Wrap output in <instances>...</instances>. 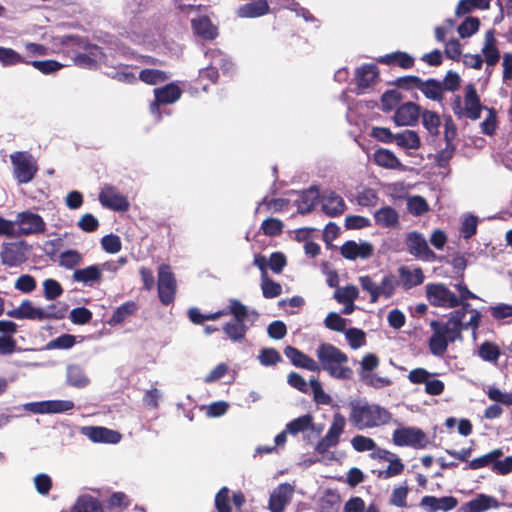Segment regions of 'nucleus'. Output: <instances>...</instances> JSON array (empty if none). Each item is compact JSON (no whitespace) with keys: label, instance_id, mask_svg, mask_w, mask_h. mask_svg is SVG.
Returning a JSON list of instances; mask_svg holds the SVG:
<instances>
[{"label":"nucleus","instance_id":"0e129e2a","mask_svg":"<svg viewBox=\"0 0 512 512\" xmlns=\"http://www.w3.org/2000/svg\"><path fill=\"white\" fill-rule=\"evenodd\" d=\"M44 297L46 300H54L63 294L61 284L55 279H46L43 282Z\"/></svg>","mask_w":512,"mask_h":512},{"label":"nucleus","instance_id":"9d476101","mask_svg":"<svg viewBox=\"0 0 512 512\" xmlns=\"http://www.w3.org/2000/svg\"><path fill=\"white\" fill-rule=\"evenodd\" d=\"M11 162L14 176L19 183H28L34 178L37 166L32 162L30 156L23 152H17L11 155Z\"/></svg>","mask_w":512,"mask_h":512},{"label":"nucleus","instance_id":"5701e85b","mask_svg":"<svg viewBox=\"0 0 512 512\" xmlns=\"http://www.w3.org/2000/svg\"><path fill=\"white\" fill-rule=\"evenodd\" d=\"M375 223L382 228L396 229L399 227L398 212L391 206H384L374 213Z\"/></svg>","mask_w":512,"mask_h":512},{"label":"nucleus","instance_id":"bf43d9fd","mask_svg":"<svg viewBox=\"0 0 512 512\" xmlns=\"http://www.w3.org/2000/svg\"><path fill=\"white\" fill-rule=\"evenodd\" d=\"M284 224L280 219L277 218H267L261 224V230L263 234L266 236H278L283 231Z\"/></svg>","mask_w":512,"mask_h":512},{"label":"nucleus","instance_id":"a19ab883","mask_svg":"<svg viewBox=\"0 0 512 512\" xmlns=\"http://www.w3.org/2000/svg\"><path fill=\"white\" fill-rule=\"evenodd\" d=\"M260 280V287L264 298L272 299L282 294L281 284L272 280L268 275L260 277Z\"/></svg>","mask_w":512,"mask_h":512},{"label":"nucleus","instance_id":"bb28decb","mask_svg":"<svg viewBox=\"0 0 512 512\" xmlns=\"http://www.w3.org/2000/svg\"><path fill=\"white\" fill-rule=\"evenodd\" d=\"M139 307L133 300L126 301L119 307H117L107 323L111 326H117L124 323L129 317L134 315L138 311Z\"/></svg>","mask_w":512,"mask_h":512},{"label":"nucleus","instance_id":"864d4df0","mask_svg":"<svg viewBox=\"0 0 512 512\" xmlns=\"http://www.w3.org/2000/svg\"><path fill=\"white\" fill-rule=\"evenodd\" d=\"M82 260V255L77 250H67L60 254L59 265L66 269H72L79 265Z\"/></svg>","mask_w":512,"mask_h":512},{"label":"nucleus","instance_id":"603ef678","mask_svg":"<svg viewBox=\"0 0 512 512\" xmlns=\"http://www.w3.org/2000/svg\"><path fill=\"white\" fill-rule=\"evenodd\" d=\"M350 347L354 350L362 347L366 343V334L362 329L349 328L344 331Z\"/></svg>","mask_w":512,"mask_h":512},{"label":"nucleus","instance_id":"cd10ccee","mask_svg":"<svg viewBox=\"0 0 512 512\" xmlns=\"http://www.w3.org/2000/svg\"><path fill=\"white\" fill-rule=\"evenodd\" d=\"M269 12V5L266 0H257L246 3L237 9L240 18H257Z\"/></svg>","mask_w":512,"mask_h":512},{"label":"nucleus","instance_id":"423d86ee","mask_svg":"<svg viewBox=\"0 0 512 512\" xmlns=\"http://www.w3.org/2000/svg\"><path fill=\"white\" fill-rule=\"evenodd\" d=\"M176 279L169 265L162 264L158 269V297L160 302L168 306L174 302Z\"/></svg>","mask_w":512,"mask_h":512},{"label":"nucleus","instance_id":"a18cd8bd","mask_svg":"<svg viewBox=\"0 0 512 512\" xmlns=\"http://www.w3.org/2000/svg\"><path fill=\"white\" fill-rule=\"evenodd\" d=\"M211 59L217 69L221 70L224 75H231L235 70L234 63L229 60L225 54L219 50L211 52Z\"/></svg>","mask_w":512,"mask_h":512},{"label":"nucleus","instance_id":"680f3d73","mask_svg":"<svg viewBox=\"0 0 512 512\" xmlns=\"http://www.w3.org/2000/svg\"><path fill=\"white\" fill-rule=\"evenodd\" d=\"M227 312L234 316V321L243 323H245L250 315L247 307L237 299L230 300L229 310Z\"/></svg>","mask_w":512,"mask_h":512},{"label":"nucleus","instance_id":"13d9d810","mask_svg":"<svg viewBox=\"0 0 512 512\" xmlns=\"http://www.w3.org/2000/svg\"><path fill=\"white\" fill-rule=\"evenodd\" d=\"M0 62L3 66H12L27 63L23 57L12 48L0 47Z\"/></svg>","mask_w":512,"mask_h":512},{"label":"nucleus","instance_id":"79ce46f5","mask_svg":"<svg viewBox=\"0 0 512 512\" xmlns=\"http://www.w3.org/2000/svg\"><path fill=\"white\" fill-rule=\"evenodd\" d=\"M313 424V416L305 414L298 418L293 419L286 425V431L289 434L297 435L300 432L308 430Z\"/></svg>","mask_w":512,"mask_h":512},{"label":"nucleus","instance_id":"20e7f679","mask_svg":"<svg viewBox=\"0 0 512 512\" xmlns=\"http://www.w3.org/2000/svg\"><path fill=\"white\" fill-rule=\"evenodd\" d=\"M430 327L433 330V334L429 339L428 346L434 356H443L447 351L448 344L461 338V335L452 332L449 324L433 320L430 323Z\"/></svg>","mask_w":512,"mask_h":512},{"label":"nucleus","instance_id":"2eb2a0df","mask_svg":"<svg viewBox=\"0 0 512 512\" xmlns=\"http://www.w3.org/2000/svg\"><path fill=\"white\" fill-rule=\"evenodd\" d=\"M182 91L175 83L166 84L163 87L154 89V102L151 104V111L158 110L160 105L172 104L181 97Z\"/></svg>","mask_w":512,"mask_h":512},{"label":"nucleus","instance_id":"4be33fe9","mask_svg":"<svg viewBox=\"0 0 512 512\" xmlns=\"http://www.w3.org/2000/svg\"><path fill=\"white\" fill-rule=\"evenodd\" d=\"M7 315L16 319L42 321L43 308H36L30 300H24L16 309L9 310Z\"/></svg>","mask_w":512,"mask_h":512},{"label":"nucleus","instance_id":"de8ad7c7","mask_svg":"<svg viewBox=\"0 0 512 512\" xmlns=\"http://www.w3.org/2000/svg\"><path fill=\"white\" fill-rule=\"evenodd\" d=\"M346 426V419L341 413H335L333 416V421L326 433L330 439L339 443L340 436L344 432Z\"/></svg>","mask_w":512,"mask_h":512},{"label":"nucleus","instance_id":"b1692460","mask_svg":"<svg viewBox=\"0 0 512 512\" xmlns=\"http://www.w3.org/2000/svg\"><path fill=\"white\" fill-rule=\"evenodd\" d=\"M499 502L493 496L486 494H479L476 498L471 499L465 503L461 510H467L470 512H484L491 508H498Z\"/></svg>","mask_w":512,"mask_h":512},{"label":"nucleus","instance_id":"39448f33","mask_svg":"<svg viewBox=\"0 0 512 512\" xmlns=\"http://www.w3.org/2000/svg\"><path fill=\"white\" fill-rule=\"evenodd\" d=\"M426 297L434 307L456 308L460 300L446 285L430 283L426 285Z\"/></svg>","mask_w":512,"mask_h":512},{"label":"nucleus","instance_id":"c9c22d12","mask_svg":"<svg viewBox=\"0 0 512 512\" xmlns=\"http://www.w3.org/2000/svg\"><path fill=\"white\" fill-rule=\"evenodd\" d=\"M419 90L428 99L434 101H441L443 99V85L439 80L435 78H430L426 81H423V84Z\"/></svg>","mask_w":512,"mask_h":512},{"label":"nucleus","instance_id":"aec40b11","mask_svg":"<svg viewBox=\"0 0 512 512\" xmlns=\"http://www.w3.org/2000/svg\"><path fill=\"white\" fill-rule=\"evenodd\" d=\"M377 63L387 66H398L402 69H410L414 66V58L404 51H395L376 58Z\"/></svg>","mask_w":512,"mask_h":512},{"label":"nucleus","instance_id":"6ab92c4d","mask_svg":"<svg viewBox=\"0 0 512 512\" xmlns=\"http://www.w3.org/2000/svg\"><path fill=\"white\" fill-rule=\"evenodd\" d=\"M322 211L329 217H337L344 213L346 204L344 199L334 191L322 195Z\"/></svg>","mask_w":512,"mask_h":512},{"label":"nucleus","instance_id":"69168bd1","mask_svg":"<svg viewBox=\"0 0 512 512\" xmlns=\"http://www.w3.org/2000/svg\"><path fill=\"white\" fill-rule=\"evenodd\" d=\"M358 280L362 290L370 294V302L376 303L379 300L378 285L369 275L360 276Z\"/></svg>","mask_w":512,"mask_h":512},{"label":"nucleus","instance_id":"3c124183","mask_svg":"<svg viewBox=\"0 0 512 512\" xmlns=\"http://www.w3.org/2000/svg\"><path fill=\"white\" fill-rule=\"evenodd\" d=\"M392 84L396 86L397 88L411 91L414 89H419L421 85L423 84V80L415 75H407L398 77L395 79Z\"/></svg>","mask_w":512,"mask_h":512},{"label":"nucleus","instance_id":"a211bd4d","mask_svg":"<svg viewBox=\"0 0 512 512\" xmlns=\"http://www.w3.org/2000/svg\"><path fill=\"white\" fill-rule=\"evenodd\" d=\"M284 354L296 367L304 368L312 372L320 371V366L314 359L293 346H286Z\"/></svg>","mask_w":512,"mask_h":512},{"label":"nucleus","instance_id":"6e6552de","mask_svg":"<svg viewBox=\"0 0 512 512\" xmlns=\"http://www.w3.org/2000/svg\"><path fill=\"white\" fill-rule=\"evenodd\" d=\"M29 245L26 241L3 243L0 258L3 265L8 267L20 266L28 259Z\"/></svg>","mask_w":512,"mask_h":512},{"label":"nucleus","instance_id":"8fccbe9b","mask_svg":"<svg viewBox=\"0 0 512 512\" xmlns=\"http://www.w3.org/2000/svg\"><path fill=\"white\" fill-rule=\"evenodd\" d=\"M359 291L354 285H347L344 288L338 289L334 293V298L342 304L352 305L357 299Z\"/></svg>","mask_w":512,"mask_h":512},{"label":"nucleus","instance_id":"393cba45","mask_svg":"<svg viewBox=\"0 0 512 512\" xmlns=\"http://www.w3.org/2000/svg\"><path fill=\"white\" fill-rule=\"evenodd\" d=\"M192 28L198 36L205 40H214L218 36V30L207 16H200L191 21Z\"/></svg>","mask_w":512,"mask_h":512},{"label":"nucleus","instance_id":"72a5a7b5","mask_svg":"<svg viewBox=\"0 0 512 512\" xmlns=\"http://www.w3.org/2000/svg\"><path fill=\"white\" fill-rule=\"evenodd\" d=\"M70 512H103L100 501L91 495L80 496Z\"/></svg>","mask_w":512,"mask_h":512},{"label":"nucleus","instance_id":"052dcab7","mask_svg":"<svg viewBox=\"0 0 512 512\" xmlns=\"http://www.w3.org/2000/svg\"><path fill=\"white\" fill-rule=\"evenodd\" d=\"M422 122L431 135H437L439 133L440 117L437 113L429 110L423 111Z\"/></svg>","mask_w":512,"mask_h":512},{"label":"nucleus","instance_id":"ddd939ff","mask_svg":"<svg viewBox=\"0 0 512 512\" xmlns=\"http://www.w3.org/2000/svg\"><path fill=\"white\" fill-rule=\"evenodd\" d=\"M340 253L347 260L369 259L374 253V247L370 242L348 240L340 247Z\"/></svg>","mask_w":512,"mask_h":512},{"label":"nucleus","instance_id":"49530a36","mask_svg":"<svg viewBox=\"0 0 512 512\" xmlns=\"http://www.w3.org/2000/svg\"><path fill=\"white\" fill-rule=\"evenodd\" d=\"M501 355L498 345L493 342L485 341L479 347V356L487 362L496 363Z\"/></svg>","mask_w":512,"mask_h":512},{"label":"nucleus","instance_id":"e2e57ef3","mask_svg":"<svg viewBox=\"0 0 512 512\" xmlns=\"http://www.w3.org/2000/svg\"><path fill=\"white\" fill-rule=\"evenodd\" d=\"M310 387L313 392L314 401L317 404L329 405L332 402L331 396L324 392V390L322 388V384L320 383V381L318 379L311 378L310 379Z\"/></svg>","mask_w":512,"mask_h":512},{"label":"nucleus","instance_id":"c03bdc74","mask_svg":"<svg viewBox=\"0 0 512 512\" xmlns=\"http://www.w3.org/2000/svg\"><path fill=\"white\" fill-rule=\"evenodd\" d=\"M487 116L480 123L481 132L487 136H493L496 133L498 127L497 111L495 108H485Z\"/></svg>","mask_w":512,"mask_h":512},{"label":"nucleus","instance_id":"58836bf2","mask_svg":"<svg viewBox=\"0 0 512 512\" xmlns=\"http://www.w3.org/2000/svg\"><path fill=\"white\" fill-rule=\"evenodd\" d=\"M168 79V73L158 69H143L139 73V80L148 85L163 83Z\"/></svg>","mask_w":512,"mask_h":512},{"label":"nucleus","instance_id":"c756f323","mask_svg":"<svg viewBox=\"0 0 512 512\" xmlns=\"http://www.w3.org/2000/svg\"><path fill=\"white\" fill-rule=\"evenodd\" d=\"M76 282L92 285L102 279V271L97 265H91L82 269H76L72 276Z\"/></svg>","mask_w":512,"mask_h":512},{"label":"nucleus","instance_id":"f257e3e1","mask_svg":"<svg viewBox=\"0 0 512 512\" xmlns=\"http://www.w3.org/2000/svg\"><path fill=\"white\" fill-rule=\"evenodd\" d=\"M349 406L351 409L349 421L358 430L383 426L392 419V414L389 410L365 400L350 401Z\"/></svg>","mask_w":512,"mask_h":512},{"label":"nucleus","instance_id":"c85d7f7f","mask_svg":"<svg viewBox=\"0 0 512 512\" xmlns=\"http://www.w3.org/2000/svg\"><path fill=\"white\" fill-rule=\"evenodd\" d=\"M88 436L93 442L116 444L121 440V434L106 427L88 428Z\"/></svg>","mask_w":512,"mask_h":512},{"label":"nucleus","instance_id":"5fc2aeb1","mask_svg":"<svg viewBox=\"0 0 512 512\" xmlns=\"http://www.w3.org/2000/svg\"><path fill=\"white\" fill-rule=\"evenodd\" d=\"M409 488L407 485L395 487L392 490L389 504L392 506L406 508L408 507L407 496H408Z\"/></svg>","mask_w":512,"mask_h":512},{"label":"nucleus","instance_id":"4468645a","mask_svg":"<svg viewBox=\"0 0 512 512\" xmlns=\"http://www.w3.org/2000/svg\"><path fill=\"white\" fill-rule=\"evenodd\" d=\"M379 68L372 63L363 64L355 71L357 89L361 92L374 86L379 81Z\"/></svg>","mask_w":512,"mask_h":512},{"label":"nucleus","instance_id":"473e14b6","mask_svg":"<svg viewBox=\"0 0 512 512\" xmlns=\"http://www.w3.org/2000/svg\"><path fill=\"white\" fill-rule=\"evenodd\" d=\"M503 456V451L500 448L493 449L489 453L482 455L480 457L474 458L470 460L468 464H466L463 469L464 470H478L484 467H488L490 465L493 466L495 460L499 459Z\"/></svg>","mask_w":512,"mask_h":512},{"label":"nucleus","instance_id":"338daca9","mask_svg":"<svg viewBox=\"0 0 512 512\" xmlns=\"http://www.w3.org/2000/svg\"><path fill=\"white\" fill-rule=\"evenodd\" d=\"M397 283V279L393 274L385 275L381 284L378 285L379 297L390 298L394 294Z\"/></svg>","mask_w":512,"mask_h":512},{"label":"nucleus","instance_id":"9b49d317","mask_svg":"<svg viewBox=\"0 0 512 512\" xmlns=\"http://www.w3.org/2000/svg\"><path fill=\"white\" fill-rule=\"evenodd\" d=\"M407 251L416 258L434 260L436 254L429 248L425 237L418 231L409 232L405 238Z\"/></svg>","mask_w":512,"mask_h":512},{"label":"nucleus","instance_id":"a878e982","mask_svg":"<svg viewBox=\"0 0 512 512\" xmlns=\"http://www.w3.org/2000/svg\"><path fill=\"white\" fill-rule=\"evenodd\" d=\"M319 199V192L316 188H309L300 192L299 197L296 199L298 213L304 215L310 213Z\"/></svg>","mask_w":512,"mask_h":512},{"label":"nucleus","instance_id":"dca6fc26","mask_svg":"<svg viewBox=\"0 0 512 512\" xmlns=\"http://www.w3.org/2000/svg\"><path fill=\"white\" fill-rule=\"evenodd\" d=\"M421 108L414 102H406L397 107L394 113V122L397 126L414 125L420 116Z\"/></svg>","mask_w":512,"mask_h":512},{"label":"nucleus","instance_id":"0eeeda50","mask_svg":"<svg viewBox=\"0 0 512 512\" xmlns=\"http://www.w3.org/2000/svg\"><path fill=\"white\" fill-rule=\"evenodd\" d=\"M393 443L396 446H410L416 449H423L427 446V437L423 430L417 427H402L395 429L392 435Z\"/></svg>","mask_w":512,"mask_h":512},{"label":"nucleus","instance_id":"4d7b16f0","mask_svg":"<svg viewBox=\"0 0 512 512\" xmlns=\"http://www.w3.org/2000/svg\"><path fill=\"white\" fill-rule=\"evenodd\" d=\"M360 378L366 385L375 389H380L392 385L391 379L387 377H381L376 374L360 372Z\"/></svg>","mask_w":512,"mask_h":512},{"label":"nucleus","instance_id":"412c9836","mask_svg":"<svg viewBox=\"0 0 512 512\" xmlns=\"http://www.w3.org/2000/svg\"><path fill=\"white\" fill-rule=\"evenodd\" d=\"M458 504V501L453 496H445L441 498H437L435 496H424L421 499L420 505L431 511L435 512L438 510L442 511H450L454 509Z\"/></svg>","mask_w":512,"mask_h":512},{"label":"nucleus","instance_id":"f03ea898","mask_svg":"<svg viewBox=\"0 0 512 512\" xmlns=\"http://www.w3.org/2000/svg\"><path fill=\"white\" fill-rule=\"evenodd\" d=\"M320 370L326 371L330 377L338 380H350L353 370L346 365L348 356L330 343H322L316 350Z\"/></svg>","mask_w":512,"mask_h":512},{"label":"nucleus","instance_id":"6e6d98bb","mask_svg":"<svg viewBox=\"0 0 512 512\" xmlns=\"http://www.w3.org/2000/svg\"><path fill=\"white\" fill-rule=\"evenodd\" d=\"M480 27V20L477 17H467L459 26L458 33L461 38H468L475 34Z\"/></svg>","mask_w":512,"mask_h":512},{"label":"nucleus","instance_id":"774afa93","mask_svg":"<svg viewBox=\"0 0 512 512\" xmlns=\"http://www.w3.org/2000/svg\"><path fill=\"white\" fill-rule=\"evenodd\" d=\"M229 489L222 487L215 495V507L218 512H232L229 504Z\"/></svg>","mask_w":512,"mask_h":512},{"label":"nucleus","instance_id":"37998d69","mask_svg":"<svg viewBox=\"0 0 512 512\" xmlns=\"http://www.w3.org/2000/svg\"><path fill=\"white\" fill-rule=\"evenodd\" d=\"M402 94L395 89L385 91L381 96V109L384 112H390L397 109L398 105L402 101Z\"/></svg>","mask_w":512,"mask_h":512},{"label":"nucleus","instance_id":"ea45409f","mask_svg":"<svg viewBox=\"0 0 512 512\" xmlns=\"http://www.w3.org/2000/svg\"><path fill=\"white\" fill-rule=\"evenodd\" d=\"M490 2L491 0H460L456 7L455 14L462 16L470 13L474 9H488Z\"/></svg>","mask_w":512,"mask_h":512},{"label":"nucleus","instance_id":"f704fd0d","mask_svg":"<svg viewBox=\"0 0 512 512\" xmlns=\"http://www.w3.org/2000/svg\"><path fill=\"white\" fill-rule=\"evenodd\" d=\"M67 382L73 387L84 388L90 381L79 365L71 364L67 367Z\"/></svg>","mask_w":512,"mask_h":512},{"label":"nucleus","instance_id":"f3484780","mask_svg":"<svg viewBox=\"0 0 512 512\" xmlns=\"http://www.w3.org/2000/svg\"><path fill=\"white\" fill-rule=\"evenodd\" d=\"M293 487L288 483L278 485L269 498V509L271 512H283L286 505L291 501Z\"/></svg>","mask_w":512,"mask_h":512},{"label":"nucleus","instance_id":"7c9ffc66","mask_svg":"<svg viewBox=\"0 0 512 512\" xmlns=\"http://www.w3.org/2000/svg\"><path fill=\"white\" fill-rule=\"evenodd\" d=\"M374 162L387 169H402L403 165L397 156L390 150L380 148L374 153Z\"/></svg>","mask_w":512,"mask_h":512},{"label":"nucleus","instance_id":"e433bc0d","mask_svg":"<svg viewBox=\"0 0 512 512\" xmlns=\"http://www.w3.org/2000/svg\"><path fill=\"white\" fill-rule=\"evenodd\" d=\"M394 142L401 148L418 149L421 146L420 138L415 131L405 130L394 134Z\"/></svg>","mask_w":512,"mask_h":512},{"label":"nucleus","instance_id":"09e8293b","mask_svg":"<svg viewBox=\"0 0 512 512\" xmlns=\"http://www.w3.org/2000/svg\"><path fill=\"white\" fill-rule=\"evenodd\" d=\"M407 210L413 216H421L429 211V205L424 197L415 195L407 199Z\"/></svg>","mask_w":512,"mask_h":512},{"label":"nucleus","instance_id":"7ed1b4c3","mask_svg":"<svg viewBox=\"0 0 512 512\" xmlns=\"http://www.w3.org/2000/svg\"><path fill=\"white\" fill-rule=\"evenodd\" d=\"M451 106L457 119L466 118L472 121L480 119L482 111L487 108V106L482 104L476 86L473 83L465 86L463 101L460 95H455Z\"/></svg>","mask_w":512,"mask_h":512},{"label":"nucleus","instance_id":"2f4dec72","mask_svg":"<svg viewBox=\"0 0 512 512\" xmlns=\"http://www.w3.org/2000/svg\"><path fill=\"white\" fill-rule=\"evenodd\" d=\"M460 308L451 313V317L445 322L452 328V332L461 335L463 331V319L471 311V305L467 301H460Z\"/></svg>","mask_w":512,"mask_h":512},{"label":"nucleus","instance_id":"f8f14e48","mask_svg":"<svg viewBox=\"0 0 512 512\" xmlns=\"http://www.w3.org/2000/svg\"><path fill=\"white\" fill-rule=\"evenodd\" d=\"M99 201L103 207L118 212H125L130 206L127 197L121 194L115 187L109 185H106L100 191Z\"/></svg>","mask_w":512,"mask_h":512},{"label":"nucleus","instance_id":"4c0bfd02","mask_svg":"<svg viewBox=\"0 0 512 512\" xmlns=\"http://www.w3.org/2000/svg\"><path fill=\"white\" fill-rule=\"evenodd\" d=\"M248 326L243 322L229 321L223 326V331L229 339L234 342L241 341L245 338Z\"/></svg>","mask_w":512,"mask_h":512},{"label":"nucleus","instance_id":"1a4fd4ad","mask_svg":"<svg viewBox=\"0 0 512 512\" xmlns=\"http://www.w3.org/2000/svg\"><path fill=\"white\" fill-rule=\"evenodd\" d=\"M15 225L18 226L17 235H38L46 231V223L43 218L29 210L19 212L16 215Z\"/></svg>","mask_w":512,"mask_h":512}]
</instances>
